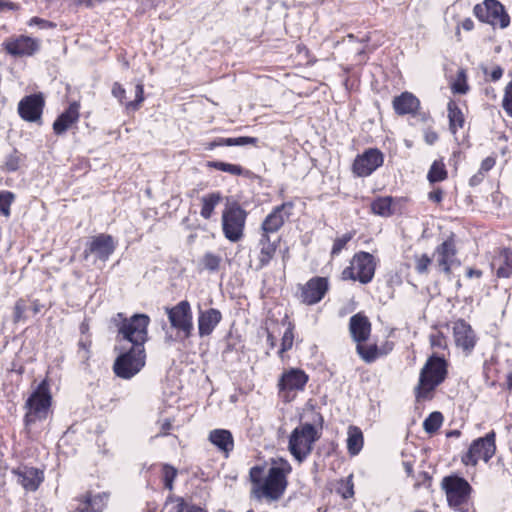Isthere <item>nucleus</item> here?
I'll list each match as a JSON object with an SVG mask.
<instances>
[{
  "instance_id": "obj_1",
  "label": "nucleus",
  "mask_w": 512,
  "mask_h": 512,
  "mask_svg": "<svg viewBox=\"0 0 512 512\" xmlns=\"http://www.w3.org/2000/svg\"><path fill=\"white\" fill-rule=\"evenodd\" d=\"M272 464L265 478L264 466H253L249 471L253 493L258 499L264 497L270 501H277L287 488V475L292 471L290 463L284 458H278L272 460Z\"/></svg>"
},
{
  "instance_id": "obj_2",
  "label": "nucleus",
  "mask_w": 512,
  "mask_h": 512,
  "mask_svg": "<svg viewBox=\"0 0 512 512\" xmlns=\"http://www.w3.org/2000/svg\"><path fill=\"white\" fill-rule=\"evenodd\" d=\"M164 310L170 323V327L163 326L165 343L171 344L190 338L194 324L189 301L182 300L172 307H165Z\"/></svg>"
},
{
  "instance_id": "obj_3",
  "label": "nucleus",
  "mask_w": 512,
  "mask_h": 512,
  "mask_svg": "<svg viewBox=\"0 0 512 512\" xmlns=\"http://www.w3.org/2000/svg\"><path fill=\"white\" fill-rule=\"evenodd\" d=\"M447 376V362L443 357L432 355L422 367L415 387L417 401L431 399L432 392Z\"/></svg>"
},
{
  "instance_id": "obj_4",
  "label": "nucleus",
  "mask_w": 512,
  "mask_h": 512,
  "mask_svg": "<svg viewBox=\"0 0 512 512\" xmlns=\"http://www.w3.org/2000/svg\"><path fill=\"white\" fill-rule=\"evenodd\" d=\"M51 403L52 396L50 393L49 383L44 379L39 383L37 388L31 393L25 402V426L30 427L36 422L46 420L50 411Z\"/></svg>"
},
{
  "instance_id": "obj_5",
  "label": "nucleus",
  "mask_w": 512,
  "mask_h": 512,
  "mask_svg": "<svg viewBox=\"0 0 512 512\" xmlns=\"http://www.w3.org/2000/svg\"><path fill=\"white\" fill-rule=\"evenodd\" d=\"M319 439L316 427L311 423L296 427L290 437L288 449L292 456L302 463L312 452L313 444Z\"/></svg>"
},
{
  "instance_id": "obj_6",
  "label": "nucleus",
  "mask_w": 512,
  "mask_h": 512,
  "mask_svg": "<svg viewBox=\"0 0 512 512\" xmlns=\"http://www.w3.org/2000/svg\"><path fill=\"white\" fill-rule=\"evenodd\" d=\"M150 318L146 314H135L130 319H124L118 329V335L131 343L136 349L144 348L148 339Z\"/></svg>"
},
{
  "instance_id": "obj_7",
  "label": "nucleus",
  "mask_w": 512,
  "mask_h": 512,
  "mask_svg": "<svg viewBox=\"0 0 512 512\" xmlns=\"http://www.w3.org/2000/svg\"><path fill=\"white\" fill-rule=\"evenodd\" d=\"M442 489L446 493L447 501L450 507L459 512H467V505L472 488L470 484L462 477L452 475L443 478Z\"/></svg>"
},
{
  "instance_id": "obj_8",
  "label": "nucleus",
  "mask_w": 512,
  "mask_h": 512,
  "mask_svg": "<svg viewBox=\"0 0 512 512\" xmlns=\"http://www.w3.org/2000/svg\"><path fill=\"white\" fill-rule=\"evenodd\" d=\"M246 217V211L238 203L226 206L222 213V229L228 240L237 242L243 237Z\"/></svg>"
},
{
  "instance_id": "obj_9",
  "label": "nucleus",
  "mask_w": 512,
  "mask_h": 512,
  "mask_svg": "<svg viewBox=\"0 0 512 512\" xmlns=\"http://www.w3.org/2000/svg\"><path fill=\"white\" fill-rule=\"evenodd\" d=\"M145 358V348L130 347L116 358L113 370L118 377L130 379L144 367Z\"/></svg>"
},
{
  "instance_id": "obj_10",
  "label": "nucleus",
  "mask_w": 512,
  "mask_h": 512,
  "mask_svg": "<svg viewBox=\"0 0 512 512\" xmlns=\"http://www.w3.org/2000/svg\"><path fill=\"white\" fill-rule=\"evenodd\" d=\"M473 12L479 21L492 26L504 29L510 24V17L498 0H484L474 6Z\"/></svg>"
},
{
  "instance_id": "obj_11",
  "label": "nucleus",
  "mask_w": 512,
  "mask_h": 512,
  "mask_svg": "<svg viewBox=\"0 0 512 512\" xmlns=\"http://www.w3.org/2000/svg\"><path fill=\"white\" fill-rule=\"evenodd\" d=\"M495 437V432L491 431L484 437L474 440L468 451L462 456V462L472 466H475L479 460L488 462L496 451Z\"/></svg>"
},
{
  "instance_id": "obj_12",
  "label": "nucleus",
  "mask_w": 512,
  "mask_h": 512,
  "mask_svg": "<svg viewBox=\"0 0 512 512\" xmlns=\"http://www.w3.org/2000/svg\"><path fill=\"white\" fill-rule=\"evenodd\" d=\"M299 299L306 305L319 303L329 290V282L325 277L315 276L305 284L299 285Z\"/></svg>"
},
{
  "instance_id": "obj_13",
  "label": "nucleus",
  "mask_w": 512,
  "mask_h": 512,
  "mask_svg": "<svg viewBox=\"0 0 512 512\" xmlns=\"http://www.w3.org/2000/svg\"><path fill=\"white\" fill-rule=\"evenodd\" d=\"M116 243L113 237L109 234H99L91 238L87 243L83 252L84 258L89 255H94L96 259L106 262L109 257L114 253Z\"/></svg>"
},
{
  "instance_id": "obj_14",
  "label": "nucleus",
  "mask_w": 512,
  "mask_h": 512,
  "mask_svg": "<svg viewBox=\"0 0 512 512\" xmlns=\"http://www.w3.org/2000/svg\"><path fill=\"white\" fill-rule=\"evenodd\" d=\"M384 156L377 148H369L362 155L356 157L353 163V172L359 177L371 175L382 166Z\"/></svg>"
},
{
  "instance_id": "obj_15",
  "label": "nucleus",
  "mask_w": 512,
  "mask_h": 512,
  "mask_svg": "<svg viewBox=\"0 0 512 512\" xmlns=\"http://www.w3.org/2000/svg\"><path fill=\"white\" fill-rule=\"evenodd\" d=\"M456 255L457 250L455 241L452 237H449L443 243L438 245L434 251L437 266L447 275L451 273L454 266L460 265V261L457 259Z\"/></svg>"
},
{
  "instance_id": "obj_16",
  "label": "nucleus",
  "mask_w": 512,
  "mask_h": 512,
  "mask_svg": "<svg viewBox=\"0 0 512 512\" xmlns=\"http://www.w3.org/2000/svg\"><path fill=\"white\" fill-rule=\"evenodd\" d=\"M292 208L293 204L291 202H285L276 206L262 222V234L272 236L277 233L284 225L285 220L290 216Z\"/></svg>"
},
{
  "instance_id": "obj_17",
  "label": "nucleus",
  "mask_w": 512,
  "mask_h": 512,
  "mask_svg": "<svg viewBox=\"0 0 512 512\" xmlns=\"http://www.w3.org/2000/svg\"><path fill=\"white\" fill-rule=\"evenodd\" d=\"M352 265L356 269L357 280L362 284H367L372 281L376 263L372 254L368 252H358L352 258Z\"/></svg>"
},
{
  "instance_id": "obj_18",
  "label": "nucleus",
  "mask_w": 512,
  "mask_h": 512,
  "mask_svg": "<svg viewBox=\"0 0 512 512\" xmlns=\"http://www.w3.org/2000/svg\"><path fill=\"white\" fill-rule=\"evenodd\" d=\"M44 107V98L41 94H32L24 97L18 104V113L28 122L40 120Z\"/></svg>"
},
{
  "instance_id": "obj_19",
  "label": "nucleus",
  "mask_w": 512,
  "mask_h": 512,
  "mask_svg": "<svg viewBox=\"0 0 512 512\" xmlns=\"http://www.w3.org/2000/svg\"><path fill=\"white\" fill-rule=\"evenodd\" d=\"M453 334L456 346L461 348L465 354H470L477 343V337L472 327L464 320H458L454 323Z\"/></svg>"
},
{
  "instance_id": "obj_20",
  "label": "nucleus",
  "mask_w": 512,
  "mask_h": 512,
  "mask_svg": "<svg viewBox=\"0 0 512 512\" xmlns=\"http://www.w3.org/2000/svg\"><path fill=\"white\" fill-rule=\"evenodd\" d=\"M308 381L306 373L300 369H290L282 374L279 380L280 392L284 393L286 400H290L289 393L303 390Z\"/></svg>"
},
{
  "instance_id": "obj_21",
  "label": "nucleus",
  "mask_w": 512,
  "mask_h": 512,
  "mask_svg": "<svg viewBox=\"0 0 512 512\" xmlns=\"http://www.w3.org/2000/svg\"><path fill=\"white\" fill-rule=\"evenodd\" d=\"M3 46L8 54L17 57L31 56L39 49L38 41L28 36L6 41Z\"/></svg>"
},
{
  "instance_id": "obj_22",
  "label": "nucleus",
  "mask_w": 512,
  "mask_h": 512,
  "mask_svg": "<svg viewBox=\"0 0 512 512\" xmlns=\"http://www.w3.org/2000/svg\"><path fill=\"white\" fill-rule=\"evenodd\" d=\"M12 473L17 476V483L27 491H36L44 479L41 470L29 466H20Z\"/></svg>"
},
{
  "instance_id": "obj_23",
  "label": "nucleus",
  "mask_w": 512,
  "mask_h": 512,
  "mask_svg": "<svg viewBox=\"0 0 512 512\" xmlns=\"http://www.w3.org/2000/svg\"><path fill=\"white\" fill-rule=\"evenodd\" d=\"M349 332L357 344L364 343L368 340L371 333L369 319L361 313L353 315L349 320Z\"/></svg>"
},
{
  "instance_id": "obj_24",
  "label": "nucleus",
  "mask_w": 512,
  "mask_h": 512,
  "mask_svg": "<svg viewBox=\"0 0 512 512\" xmlns=\"http://www.w3.org/2000/svg\"><path fill=\"white\" fill-rule=\"evenodd\" d=\"M222 314L218 309L210 308L200 311L198 316V333L200 337L212 334L216 326L221 322Z\"/></svg>"
},
{
  "instance_id": "obj_25",
  "label": "nucleus",
  "mask_w": 512,
  "mask_h": 512,
  "mask_svg": "<svg viewBox=\"0 0 512 512\" xmlns=\"http://www.w3.org/2000/svg\"><path fill=\"white\" fill-rule=\"evenodd\" d=\"M79 108V103L73 102L63 113L57 117L53 123V130L55 134L61 135L65 133L74 123L78 121Z\"/></svg>"
},
{
  "instance_id": "obj_26",
  "label": "nucleus",
  "mask_w": 512,
  "mask_h": 512,
  "mask_svg": "<svg viewBox=\"0 0 512 512\" xmlns=\"http://www.w3.org/2000/svg\"><path fill=\"white\" fill-rule=\"evenodd\" d=\"M280 242L278 236H269L261 234L259 240L260 254H259V267L263 268L269 264L275 255L276 249Z\"/></svg>"
},
{
  "instance_id": "obj_27",
  "label": "nucleus",
  "mask_w": 512,
  "mask_h": 512,
  "mask_svg": "<svg viewBox=\"0 0 512 512\" xmlns=\"http://www.w3.org/2000/svg\"><path fill=\"white\" fill-rule=\"evenodd\" d=\"M419 106L418 98L410 92H403L393 100V108L398 115L414 114Z\"/></svg>"
},
{
  "instance_id": "obj_28",
  "label": "nucleus",
  "mask_w": 512,
  "mask_h": 512,
  "mask_svg": "<svg viewBox=\"0 0 512 512\" xmlns=\"http://www.w3.org/2000/svg\"><path fill=\"white\" fill-rule=\"evenodd\" d=\"M499 278H509L512 275V250L503 249L491 263Z\"/></svg>"
},
{
  "instance_id": "obj_29",
  "label": "nucleus",
  "mask_w": 512,
  "mask_h": 512,
  "mask_svg": "<svg viewBox=\"0 0 512 512\" xmlns=\"http://www.w3.org/2000/svg\"><path fill=\"white\" fill-rule=\"evenodd\" d=\"M209 441L220 451L228 454L234 448V440L232 433L226 429H214L210 431Z\"/></svg>"
},
{
  "instance_id": "obj_30",
  "label": "nucleus",
  "mask_w": 512,
  "mask_h": 512,
  "mask_svg": "<svg viewBox=\"0 0 512 512\" xmlns=\"http://www.w3.org/2000/svg\"><path fill=\"white\" fill-rule=\"evenodd\" d=\"M258 139L255 137L241 136L237 138H217L206 144V150H213L216 147L221 146H245V145H256Z\"/></svg>"
},
{
  "instance_id": "obj_31",
  "label": "nucleus",
  "mask_w": 512,
  "mask_h": 512,
  "mask_svg": "<svg viewBox=\"0 0 512 512\" xmlns=\"http://www.w3.org/2000/svg\"><path fill=\"white\" fill-rule=\"evenodd\" d=\"M448 119H449V129L453 134H456L459 128H462L465 123V118L463 112L458 107L455 101H449L448 106Z\"/></svg>"
},
{
  "instance_id": "obj_32",
  "label": "nucleus",
  "mask_w": 512,
  "mask_h": 512,
  "mask_svg": "<svg viewBox=\"0 0 512 512\" xmlns=\"http://www.w3.org/2000/svg\"><path fill=\"white\" fill-rule=\"evenodd\" d=\"M222 195L220 192H213L204 195L201 198L202 208L200 215L202 218L208 220L212 217L215 207L221 202Z\"/></svg>"
},
{
  "instance_id": "obj_33",
  "label": "nucleus",
  "mask_w": 512,
  "mask_h": 512,
  "mask_svg": "<svg viewBox=\"0 0 512 512\" xmlns=\"http://www.w3.org/2000/svg\"><path fill=\"white\" fill-rule=\"evenodd\" d=\"M393 198L391 196L378 197L371 203V209L374 214L389 217L393 215Z\"/></svg>"
},
{
  "instance_id": "obj_34",
  "label": "nucleus",
  "mask_w": 512,
  "mask_h": 512,
  "mask_svg": "<svg viewBox=\"0 0 512 512\" xmlns=\"http://www.w3.org/2000/svg\"><path fill=\"white\" fill-rule=\"evenodd\" d=\"M363 447V434L357 427H350L347 438V448L351 455H357Z\"/></svg>"
},
{
  "instance_id": "obj_35",
  "label": "nucleus",
  "mask_w": 512,
  "mask_h": 512,
  "mask_svg": "<svg viewBox=\"0 0 512 512\" xmlns=\"http://www.w3.org/2000/svg\"><path fill=\"white\" fill-rule=\"evenodd\" d=\"M448 176L445 164L441 160H435L427 174V179L430 183L444 181Z\"/></svg>"
},
{
  "instance_id": "obj_36",
  "label": "nucleus",
  "mask_w": 512,
  "mask_h": 512,
  "mask_svg": "<svg viewBox=\"0 0 512 512\" xmlns=\"http://www.w3.org/2000/svg\"><path fill=\"white\" fill-rule=\"evenodd\" d=\"M356 351L360 358L366 363L374 362L379 356V349L376 344L364 345L363 343H358Z\"/></svg>"
},
{
  "instance_id": "obj_37",
  "label": "nucleus",
  "mask_w": 512,
  "mask_h": 512,
  "mask_svg": "<svg viewBox=\"0 0 512 512\" xmlns=\"http://www.w3.org/2000/svg\"><path fill=\"white\" fill-rule=\"evenodd\" d=\"M24 160L23 155L14 149L10 154L5 157L4 163L1 169L5 172L17 171Z\"/></svg>"
},
{
  "instance_id": "obj_38",
  "label": "nucleus",
  "mask_w": 512,
  "mask_h": 512,
  "mask_svg": "<svg viewBox=\"0 0 512 512\" xmlns=\"http://www.w3.org/2000/svg\"><path fill=\"white\" fill-rule=\"evenodd\" d=\"M206 165L209 168L227 172L236 176H240L245 173V170L240 165L230 164L222 161H208Z\"/></svg>"
},
{
  "instance_id": "obj_39",
  "label": "nucleus",
  "mask_w": 512,
  "mask_h": 512,
  "mask_svg": "<svg viewBox=\"0 0 512 512\" xmlns=\"http://www.w3.org/2000/svg\"><path fill=\"white\" fill-rule=\"evenodd\" d=\"M84 507L81 508V511H92V512H102L105 506V495H95L91 497L90 495L86 496L84 501Z\"/></svg>"
},
{
  "instance_id": "obj_40",
  "label": "nucleus",
  "mask_w": 512,
  "mask_h": 512,
  "mask_svg": "<svg viewBox=\"0 0 512 512\" xmlns=\"http://www.w3.org/2000/svg\"><path fill=\"white\" fill-rule=\"evenodd\" d=\"M443 422V415L438 412H432L423 422V428L427 433L436 432Z\"/></svg>"
},
{
  "instance_id": "obj_41",
  "label": "nucleus",
  "mask_w": 512,
  "mask_h": 512,
  "mask_svg": "<svg viewBox=\"0 0 512 512\" xmlns=\"http://www.w3.org/2000/svg\"><path fill=\"white\" fill-rule=\"evenodd\" d=\"M294 324L289 322L288 327L285 330L281 339V348L278 352L279 356L282 357L283 353L290 350L294 342Z\"/></svg>"
},
{
  "instance_id": "obj_42",
  "label": "nucleus",
  "mask_w": 512,
  "mask_h": 512,
  "mask_svg": "<svg viewBox=\"0 0 512 512\" xmlns=\"http://www.w3.org/2000/svg\"><path fill=\"white\" fill-rule=\"evenodd\" d=\"M15 196L10 191H0V214L5 217L10 216V206L13 203Z\"/></svg>"
},
{
  "instance_id": "obj_43",
  "label": "nucleus",
  "mask_w": 512,
  "mask_h": 512,
  "mask_svg": "<svg viewBox=\"0 0 512 512\" xmlns=\"http://www.w3.org/2000/svg\"><path fill=\"white\" fill-rule=\"evenodd\" d=\"M354 234V232H348L342 235L341 237L336 238L331 249V256L335 257L339 255L341 251L345 248L346 244L352 240Z\"/></svg>"
},
{
  "instance_id": "obj_44",
  "label": "nucleus",
  "mask_w": 512,
  "mask_h": 512,
  "mask_svg": "<svg viewBox=\"0 0 512 512\" xmlns=\"http://www.w3.org/2000/svg\"><path fill=\"white\" fill-rule=\"evenodd\" d=\"M202 262H203L205 269H207L211 272H214L219 269V266L221 263V257L214 253L207 252L203 256Z\"/></svg>"
},
{
  "instance_id": "obj_45",
  "label": "nucleus",
  "mask_w": 512,
  "mask_h": 512,
  "mask_svg": "<svg viewBox=\"0 0 512 512\" xmlns=\"http://www.w3.org/2000/svg\"><path fill=\"white\" fill-rule=\"evenodd\" d=\"M144 101V86L138 83L135 87V100L125 103L127 110L135 111L139 109L140 104Z\"/></svg>"
},
{
  "instance_id": "obj_46",
  "label": "nucleus",
  "mask_w": 512,
  "mask_h": 512,
  "mask_svg": "<svg viewBox=\"0 0 512 512\" xmlns=\"http://www.w3.org/2000/svg\"><path fill=\"white\" fill-rule=\"evenodd\" d=\"M415 270L419 274H427L432 259L427 254L415 255Z\"/></svg>"
},
{
  "instance_id": "obj_47",
  "label": "nucleus",
  "mask_w": 512,
  "mask_h": 512,
  "mask_svg": "<svg viewBox=\"0 0 512 512\" xmlns=\"http://www.w3.org/2000/svg\"><path fill=\"white\" fill-rule=\"evenodd\" d=\"M468 89L465 72L461 70L458 73L457 79L452 84V91L457 94H466Z\"/></svg>"
},
{
  "instance_id": "obj_48",
  "label": "nucleus",
  "mask_w": 512,
  "mask_h": 512,
  "mask_svg": "<svg viewBox=\"0 0 512 512\" xmlns=\"http://www.w3.org/2000/svg\"><path fill=\"white\" fill-rule=\"evenodd\" d=\"M27 311L26 301L24 299H19L16 301L13 312V322L19 323L26 319L25 312Z\"/></svg>"
},
{
  "instance_id": "obj_49",
  "label": "nucleus",
  "mask_w": 512,
  "mask_h": 512,
  "mask_svg": "<svg viewBox=\"0 0 512 512\" xmlns=\"http://www.w3.org/2000/svg\"><path fill=\"white\" fill-rule=\"evenodd\" d=\"M177 475V470L166 464L163 466V480H164V485L167 489L169 490H172L173 489V482H174V479Z\"/></svg>"
},
{
  "instance_id": "obj_50",
  "label": "nucleus",
  "mask_w": 512,
  "mask_h": 512,
  "mask_svg": "<svg viewBox=\"0 0 512 512\" xmlns=\"http://www.w3.org/2000/svg\"><path fill=\"white\" fill-rule=\"evenodd\" d=\"M502 107L507 115L512 117V80L505 87Z\"/></svg>"
},
{
  "instance_id": "obj_51",
  "label": "nucleus",
  "mask_w": 512,
  "mask_h": 512,
  "mask_svg": "<svg viewBox=\"0 0 512 512\" xmlns=\"http://www.w3.org/2000/svg\"><path fill=\"white\" fill-rule=\"evenodd\" d=\"M170 502H175L176 504L171 508L170 512H186V503L182 497H175L173 495L168 496L166 500V505Z\"/></svg>"
},
{
  "instance_id": "obj_52",
  "label": "nucleus",
  "mask_w": 512,
  "mask_h": 512,
  "mask_svg": "<svg viewBox=\"0 0 512 512\" xmlns=\"http://www.w3.org/2000/svg\"><path fill=\"white\" fill-rule=\"evenodd\" d=\"M29 25L30 26L37 25L41 29H48V28H55L56 27L55 23L50 22V21L45 20V19H42V18H39V17L31 18L30 21H29Z\"/></svg>"
},
{
  "instance_id": "obj_53",
  "label": "nucleus",
  "mask_w": 512,
  "mask_h": 512,
  "mask_svg": "<svg viewBox=\"0 0 512 512\" xmlns=\"http://www.w3.org/2000/svg\"><path fill=\"white\" fill-rule=\"evenodd\" d=\"M112 95L117 98L119 100V102L121 104H124V99H125V95H126V91L125 89L123 88V86L118 83V82H115L112 86Z\"/></svg>"
},
{
  "instance_id": "obj_54",
  "label": "nucleus",
  "mask_w": 512,
  "mask_h": 512,
  "mask_svg": "<svg viewBox=\"0 0 512 512\" xmlns=\"http://www.w3.org/2000/svg\"><path fill=\"white\" fill-rule=\"evenodd\" d=\"M89 346L90 342L87 340H79L78 347H79V355L82 359H88L89 358Z\"/></svg>"
},
{
  "instance_id": "obj_55",
  "label": "nucleus",
  "mask_w": 512,
  "mask_h": 512,
  "mask_svg": "<svg viewBox=\"0 0 512 512\" xmlns=\"http://www.w3.org/2000/svg\"><path fill=\"white\" fill-rule=\"evenodd\" d=\"M338 491L344 499H348L354 495L353 484L347 481Z\"/></svg>"
},
{
  "instance_id": "obj_56",
  "label": "nucleus",
  "mask_w": 512,
  "mask_h": 512,
  "mask_svg": "<svg viewBox=\"0 0 512 512\" xmlns=\"http://www.w3.org/2000/svg\"><path fill=\"white\" fill-rule=\"evenodd\" d=\"M495 159L493 157H486L480 165L479 171H481L483 174L490 171L494 165H495Z\"/></svg>"
},
{
  "instance_id": "obj_57",
  "label": "nucleus",
  "mask_w": 512,
  "mask_h": 512,
  "mask_svg": "<svg viewBox=\"0 0 512 512\" xmlns=\"http://www.w3.org/2000/svg\"><path fill=\"white\" fill-rule=\"evenodd\" d=\"M342 278L344 280H357L356 277V269L354 268V265L351 264V266L345 268L342 272Z\"/></svg>"
},
{
  "instance_id": "obj_58",
  "label": "nucleus",
  "mask_w": 512,
  "mask_h": 512,
  "mask_svg": "<svg viewBox=\"0 0 512 512\" xmlns=\"http://www.w3.org/2000/svg\"><path fill=\"white\" fill-rule=\"evenodd\" d=\"M485 178V174H483L481 171L478 170L477 173H475L470 179H469V184L470 186H478L479 184H481L483 182Z\"/></svg>"
},
{
  "instance_id": "obj_59",
  "label": "nucleus",
  "mask_w": 512,
  "mask_h": 512,
  "mask_svg": "<svg viewBox=\"0 0 512 512\" xmlns=\"http://www.w3.org/2000/svg\"><path fill=\"white\" fill-rule=\"evenodd\" d=\"M428 199L430 201H433V202H436V203H440L443 199V191L441 189H436L434 191H431L429 194H428Z\"/></svg>"
},
{
  "instance_id": "obj_60",
  "label": "nucleus",
  "mask_w": 512,
  "mask_h": 512,
  "mask_svg": "<svg viewBox=\"0 0 512 512\" xmlns=\"http://www.w3.org/2000/svg\"><path fill=\"white\" fill-rule=\"evenodd\" d=\"M172 428V422L170 419H165L163 423L161 424V432L156 435V437L159 436H165L168 434V431Z\"/></svg>"
},
{
  "instance_id": "obj_61",
  "label": "nucleus",
  "mask_w": 512,
  "mask_h": 512,
  "mask_svg": "<svg viewBox=\"0 0 512 512\" xmlns=\"http://www.w3.org/2000/svg\"><path fill=\"white\" fill-rule=\"evenodd\" d=\"M105 0H74L78 5H85L86 7H93L96 4L102 3Z\"/></svg>"
},
{
  "instance_id": "obj_62",
  "label": "nucleus",
  "mask_w": 512,
  "mask_h": 512,
  "mask_svg": "<svg viewBox=\"0 0 512 512\" xmlns=\"http://www.w3.org/2000/svg\"><path fill=\"white\" fill-rule=\"evenodd\" d=\"M438 140V135L434 131H428L425 133V141L429 145L434 144Z\"/></svg>"
},
{
  "instance_id": "obj_63",
  "label": "nucleus",
  "mask_w": 512,
  "mask_h": 512,
  "mask_svg": "<svg viewBox=\"0 0 512 512\" xmlns=\"http://www.w3.org/2000/svg\"><path fill=\"white\" fill-rule=\"evenodd\" d=\"M502 75L503 69L500 66H497L492 70L490 77L492 81H498L502 77Z\"/></svg>"
},
{
  "instance_id": "obj_64",
  "label": "nucleus",
  "mask_w": 512,
  "mask_h": 512,
  "mask_svg": "<svg viewBox=\"0 0 512 512\" xmlns=\"http://www.w3.org/2000/svg\"><path fill=\"white\" fill-rule=\"evenodd\" d=\"M4 9L16 10V9H18V6L13 2L0 0V10H4Z\"/></svg>"
}]
</instances>
